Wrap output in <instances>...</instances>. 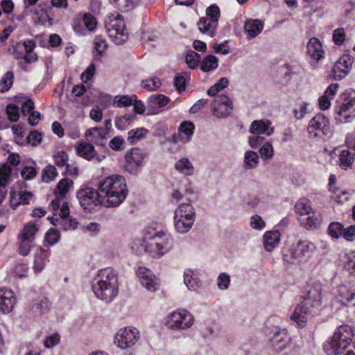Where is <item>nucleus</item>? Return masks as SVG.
<instances>
[{"instance_id":"nucleus-34","label":"nucleus","mask_w":355,"mask_h":355,"mask_svg":"<svg viewBox=\"0 0 355 355\" xmlns=\"http://www.w3.org/2000/svg\"><path fill=\"white\" fill-rule=\"evenodd\" d=\"M311 317L304 313L303 307L297 306L291 315V320L297 323L299 327H304L308 320Z\"/></svg>"},{"instance_id":"nucleus-42","label":"nucleus","mask_w":355,"mask_h":355,"mask_svg":"<svg viewBox=\"0 0 355 355\" xmlns=\"http://www.w3.org/2000/svg\"><path fill=\"white\" fill-rule=\"evenodd\" d=\"M148 130L144 128L132 129L128 132V141L130 144H135L144 138Z\"/></svg>"},{"instance_id":"nucleus-6","label":"nucleus","mask_w":355,"mask_h":355,"mask_svg":"<svg viewBox=\"0 0 355 355\" xmlns=\"http://www.w3.org/2000/svg\"><path fill=\"white\" fill-rule=\"evenodd\" d=\"M335 119L338 123H348L355 117V97L345 94L337 102L334 109Z\"/></svg>"},{"instance_id":"nucleus-25","label":"nucleus","mask_w":355,"mask_h":355,"mask_svg":"<svg viewBox=\"0 0 355 355\" xmlns=\"http://www.w3.org/2000/svg\"><path fill=\"white\" fill-rule=\"evenodd\" d=\"M263 28V24L259 19H248L244 24L245 32L248 38H254L260 34Z\"/></svg>"},{"instance_id":"nucleus-63","label":"nucleus","mask_w":355,"mask_h":355,"mask_svg":"<svg viewBox=\"0 0 355 355\" xmlns=\"http://www.w3.org/2000/svg\"><path fill=\"white\" fill-rule=\"evenodd\" d=\"M60 341V336L58 334H53L48 336L44 341V346L46 348H51L58 344Z\"/></svg>"},{"instance_id":"nucleus-14","label":"nucleus","mask_w":355,"mask_h":355,"mask_svg":"<svg viewBox=\"0 0 355 355\" xmlns=\"http://www.w3.org/2000/svg\"><path fill=\"white\" fill-rule=\"evenodd\" d=\"M92 291L101 300L108 303L118 295V284H92Z\"/></svg>"},{"instance_id":"nucleus-8","label":"nucleus","mask_w":355,"mask_h":355,"mask_svg":"<svg viewBox=\"0 0 355 355\" xmlns=\"http://www.w3.org/2000/svg\"><path fill=\"white\" fill-rule=\"evenodd\" d=\"M105 28L109 37L116 44H122L128 39L125 23L123 19L118 17L110 18L105 21Z\"/></svg>"},{"instance_id":"nucleus-16","label":"nucleus","mask_w":355,"mask_h":355,"mask_svg":"<svg viewBox=\"0 0 355 355\" xmlns=\"http://www.w3.org/2000/svg\"><path fill=\"white\" fill-rule=\"evenodd\" d=\"M353 62V58L349 55H344L340 57L333 68L334 78L340 80L345 78L352 69Z\"/></svg>"},{"instance_id":"nucleus-33","label":"nucleus","mask_w":355,"mask_h":355,"mask_svg":"<svg viewBox=\"0 0 355 355\" xmlns=\"http://www.w3.org/2000/svg\"><path fill=\"white\" fill-rule=\"evenodd\" d=\"M341 302L345 305H355V288H348L347 286L340 287Z\"/></svg>"},{"instance_id":"nucleus-32","label":"nucleus","mask_w":355,"mask_h":355,"mask_svg":"<svg viewBox=\"0 0 355 355\" xmlns=\"http://www.w3.org/2000/svg\"><path fill=\"white\" fill-rule=\"evenodd\" d=\"M347 347V346H340V342L332 337L324 343L323 349L328 355H337L341 354Z\"/></svg>"},{"instance_id":"nucleus-45","label":"nucleus","mask_w":355,"mask_h":355,"mask_svg":"<svg viewBox=\"0 0 355 355\" xmlns=\"http://www.w3.org/2000/svg\"><path fill=\"white\" fill-rule=\"evenodd\" d=\"M295 208L296 211L298 212L302 216H305L310 214L312 210L309 202L306 199L301 200L297 202Z\"/></svg>"},{"instance_id":"nucleus-60","label":"nucleus","mask_w":355,"mask_h":355,"mask_svg":"<svg viewBox=\"0 0 355 355\" xmlns=\"http://www.w3.org/2000/svg\"><path fill=\"white\" fill-rule=\"evenodd\" d=\"M83 22L85 27L90 31H93L96 26V20L91 14H85L84 15Z\"/></svg>"},{"instance_id":"nucleus-7","label":"nucleus","mask_w":355,"mask_h":355,"mask_svg":"<svg viewBox=\"0 0 355 355\" xmlns=\"http://www.w3.org/2000/svg\"><path fill=\"white\" fill-rule=\"evenodd\" d=\"M193 322L192 314L182 309L170 313L167 316L166 324L168 328L173 330H184L190 328Z\"/></svg>"},{"instance_id":"nucleus-39","label":"nucleus","mask_w":355,"mask_h":355,"mask_svg":"<svg viewBox=\"0 0 355 355\" xmlns=\"http://www.w3.org/2000/svg\"><path fill=\"white\" fill-rule=\"evenodd\" d=\"M194 125L191 122L185 121L182 123L179 128L182 140L188 141L193 134Z\"/></svg>"},{"instance_id":"nucleus-2","label":"nucleus","mask_w":355,"mask_h":355,"mask_svg":"<svg viewBox=\"0 0 355 355\" xmlns=\"http://www.w3.org/2000/svg\"><path fill=\"white\" fill-rule=\"evenodd\" d=\"M196 220L195 209L191 203H182L174 211L173 225L176 232L187 233Z\"/></svg>"},{"instance_id":"nucleus-27","label":"nucleus","mask_w":355,"mask_h":355,"mask_svg":"<svg viewBox=\"0 0 355 355\" xmlns=\"http://www.w3.org/2000/svg\"><path fill=\"white\" fill-rule=\"evenodd\" d=\"M280 240L279 232L268 231L263 235V245L266 250L271 252L278 245Z\"/></svg>"},{"instance_id":"nucleus-40","label":"nucleus","mask_w":355,"mask_h":355,"mask_svg":"<svg viewBox=\"0 0 355 355\" xmlns=\"http://www.w3.org/2000/svg\"><path fill=\"white\" fill-rule=\"evenodd\" d=\"M135 95L116 96L114 98L113 105L117 107H126L131 106L135 101Z\"/></svg>"},{"instance_id":"nucleus-62","label":"nucleus","mask_w":355,"mask_h":355,"mask_svg":"<svg viewBox=\"0 0 355 355\" xmlns=\"http://www.w3.org/2000/svg\"><path fill=\"white\" fill-rule=\"evenodd\" d=\"M58 239L59 234L55 230H50L46 234L45 241L50 245H52L57 243L58 241Z\"/></svg>"},{"instance_id":"nucleus-36","label":"nucleus","mask_w":355,"mask_h":355,"mask_svg":"<svg viewBox=\"0 0 355 355\" xmlns=\"http://www.w3.org/2000/svg\"><path fill=\"white\" fill-rule=\"evenodd\" d=\"M218 65L217 58L213 55L205 57L200 62V69L203 72H209L215 70Z\"/></svg>"},{"instance_id":"nucleus-20","label":"nucleus","mask_w":355,"mask_h":355,"mask_svg":"<svg viewBox=\"0 0 355 355\" xmlns=\"http://www.w3.org/2000/svg\"><path fill=\"white\" fill-rule=\"evenodd\" d=\"M274 132V128L268 120H254L250 127V132L257 135H266L270 136Z\"/></svg>"},{"instance_id":"nucleus-24","label":"nucleus","mask_w":355,"mask_h":355,"mask_svg":"<svg viewBox=\"0 0 355 355\" xmlns=\"http://www.w3.org/2000/svg\"><path fill=\"white\" fill-rule=\"evenodd\" d=\"M50 306L51 303L46 297H39L33 302L30 311L35 315H42L49 311Z\"/></svg>"},{"instance_id":"nucleus-41","label":"nucleus","mask_w":355,"mask_h":355,"mask_svg":"<svg viewBox=\"0 0 355 355\" xmlns=\"http://www.w3.org/2000/svg\"><path fill=\"white\" fill-rule=\"evenodd\" d=\"M57 176V169L53 165H48L42 170V180L44 182L49 183L53 181Z\"/></svg>"},{"instance_id":"nucleus-22","label":"nucleus","mask_w":355,"mask_h":355,"mask_svg":"<svg viewBox=\"0 0 355 355\" xmlns=\"http://www.w3.org/2000/svg\"><path fill=\"white\" fill-rule=\"evenodd\" d=\"M16 300L14 293L10 290H1L0 291V310L3 313L10 312L15 304Z\"/></svg>"},{"instance_id":"nucleus-55","label":"nucleus","mask_w":355,"mask_h":355,"mask_svg":"<svg viewBox=\"0 0 355 355\" xmlns=\"http://www.w3.org/2000/svg\"><path fill=\"white\" fill-rule=\"evenodd\" d=\"M230 283V275L225 272L220 273L217 279V286L220 290L227 289Z\"/></svg>"},{"instance_id":"nucleus-3","label":"nucleus","mask_w":355,"mask_h":355,"mask_svg":"<svg viewBox=\"0 0 355 355\" xmlns=\"http://www.w3.org/2000/svg\"><path fill=\"white\" fill-rule=\"evenodd\" d=\"M174 247L173 238L162 232H157L147 242V253L159 259L169 252Z\"/></svg>"},{"instance_id":"nucleus-49","label":"nucleus","mask_w":355,"mask_h":355,"mask_svg":"<svg viewBox=\"0 0 355 355\" xmlns=\"http://www.w3.org/2000/svg\"><path fill=\"white\" fill-rule=\"evenodd\" d=\"M6 113L12 122H17L19 119V107L15 105L9 104L6 107Z\"/></svg>"},{"instance_id":"nucleus-59","label":"nucleus","mask_w":355,"mask_h":355,"mask_svg":"<svg viewBox=\"0 0 355 355\" xmlns=\"http://www.w3.org/2000/svg\"><path fill=\"white\" fill-rule=\"evenodd\" d=\"M19 240L21 241V243L19 247V253L24 257L27 256L31 250L32 241L23 239Z\"/></svg>"},{"instance_id":"nucleus-11","label":"nucleus","mask_w":355,"mask_h":355,"mask_svg":"<svg viewBox=\"0 0 355 355\" xmlns=\"http://www.w3.org/2000/svg\"><path fill=\"white\" fill-rule=\"evenodd\" d=\"M77 198L80 205L85 209H92L94 207L104 203L99 191L87 187L80 189L77 193Z\"/></svg>"},{"instance_id":"nucleus-13","label":"nucleus","mask_w":355,"mask_h":355,"mask_svg":"<svg viewBox=\"0 0 355 355\" xmlns=\"http://www.w3.org/2000/svg\"><path fill=\"white\" fill-rule=\"evenodd\" d=\"M145 157L146 154L143 150L138 148L131 149L125 156V171L130 174H136L138 168L142 165Z\"/></svg>"},{"instance_id":"nucleus-10","label":"nucleus","mask_w":355,"mask_h":355,"mask_svg":"<svg viewBox=\"0 0 355 355\" xmlns=\"http://www.w3.org/2000/svg\"><path fill=\"white\" fill-rule=\"evenodd\" d=\"M304 313L311 317L319 313L322 305V293L320 286L311 288L305 298L300 304Z\"/></svg>"},{"instance_id":"nucleus-28","label":"nucleus","mask_w":355,"mask_h":355,"mask_svg":"<svg viewBox=\"0 0 355 355\" xmlns=\"http://www.w3.org/2000/svg\"><path fill=\"white\" fill-rule=\"evenodd\" d=\"M38 230L39 227L36 223L29 222L24 226L19 233L18 239L27 240L33 242Z\"/></svg>"},{"instance_id":"nucleus-30","label":"nucleus","mask_w":355,"mask_h":355,"mask_svg":"<svg viewBox=\"0 0 355 355\" xmlns=\"http://www.w3.org/2000/svg\"><path fill=\"white\" fill-rule=\"evenodd\" d=\"M76 150L78 156L87 160H91L96 155L94 146L87 142L78 144L76 146Z\"/></svg>"},{"instance_id":"nucleus-54","label":"nucleus","mask_w":355,"mask_h":355,"mask_svg":"<svg viewBox=\"0 0 355 355\" xmlns=\"http://www.w3.org/2000/svg\"><path fill=\"white\" fill-rule=\"evenodd\" d=\"M141 86L149 91H153L161 86V80L158 78H153L143 81Z\"/></svg>"},{"instance_id":"nucleus-52","label":"nucleus","mask_w":355,"mask_h":355,"mask_svg":"<svg viewBox=\"0 0 355 355\" xmlns=\"http://www.w3.org/2000/svg\"><path fill=\"white\" fill-rule=\"evenodd\" d=\"M94 50L97 55L99 56L102 55L103 52L107 49V44L105 40L101 37H96L94 40Z\"/></svg>"},{"instance_id":"nucleus-53","label":"nucleus","mask_w":355,"mask_h":355,"mask_svg":"<svg viewBox=\"0 0 355 355\" xmlns=\"http://www.w3.org/2000/svg\"><path fill=\"white\" fill-rule=\"evenodd\" d=\"M333 41L336 45H341L345 40V31L343 28H338L333 32Z\"/></svg>"},{"instance_id":"nucleus-1","label":"nucleus","mask_w":355,"mask_h":355,"mask_svg":"<svg viewBox=\"0 0 355 355\" xmlns=\"http://www.w3.org/2000/svg\"><path fill=\"white\" fill-rule=\"evenodd\" d=\"M97 187L105 205L108 207L119 206L128 193L126 180L119 175H112L99 180Z\"/></svg>"},{"instance_id":"nucleus-38","label":"nucleus","mask_w":355,"mask_h":355,"mask_svg":"<svg viewBox=\"0 0 355 355\" xmlns=\"http://www.w3.org/2000/svg\"><path fill=\"white\" fill-rule=\"evenodd\" d=\"M259 163L258 154L252 150H248L245 153L243 164L246 169L255 168Z\"/></svg>"},{"instance_id":"nucleus-18","label":"nucleus","mask_w":355,"mask_h":355,"mask_svg":"<svg viewBox=\"0 0 355 355\" xmlns=\"http://www.w3.org/2000/svg\"><path fill=\"white\" fill-rule=\"evenodd\" d=\"M269 340L276 351H281L289 345V338L285 329L275 327L269 335Z\"/></svg>"},{"instance_id":"nucleus-31","label":"nucleus","mask_w":355,"mask_h":355,"mask_svg":"<svg viewBox=\"0 0 355 355\" xmlns=\"http://www.w3.org/2000/svg\"><path fill=\"white\" fill-rule=\"evenodd\" d=\"M12 169L10 166L6 164L0 168V199L3 200L6 196L7 191L5 186L8 184V179L10 176Z\"/></svg>"},{"instance_id":"nucleus-57","label":"nucleus","mask_w":355,"mask_h":355,"mask_svg":"<svg viewBox=\"0 0 355 355\" xmlns=\"http://www.w3.org/2000/svg\"><path fill=\"white\" fill-rule=\"evenodd\" d=\"M250 224L252 228L257 230H263L266 225L264 220L257 214L254 215L250 218Z\"/></svg>"},{"instance_id":"nucleus-19","label":"nucleus","mask_w":355,"mask_h":355,"mask_svg":"<svg viewBox=\"0 0 355 355\" xmlns=\"http://www.w3.org/2000/svg\"><path fill=\"white\" fill-rule=\"evenodd\" d=\"M92 284H118L117 275L111 268L100 270L94 278Z\"/></svg>"},{"instance_id":"nucleus-26","label":"nucleus","mask_w":355,"mask_h":355,"mask_svg":"<svg viewBox=\"0 0 355 355\" xmlns=\"http://www.w3.org/2000/svg\"><path fill=\"white\" fill-rule=\"evenodd\" d=\"M49 252L42 248H38L34 253L33 269L35 272H40L44 268Z\"/></svg>"},{"instance_id":"nucleus-44","label":"nucleus","mask_w":355,"mask_h":355,"mask_svg":"<svg viewBox=\"0 0 355 355\" xmlns=\"http://www.w3.org/2000/svg\"><path fill=\"white\" fill-rule=\"evenodd\" d=\"M131 249L137 254L147 252V243L143 239H135L131 243Z\"/></svg>"},{"instance_id":"nucleus-58","label":"nucleus","mask_w":355,"mask_h":355,"mask_svg":"<svg viewBox=\"0 0 355 355\" xmlns=\"http://www.w3.org/2000/svg\"><path fill=\"white\" fill-rule=\"evenodd\" d=\"M36 169L33 166H26L21 171V176L25 180H29L35 177Z\"/></svg>"},{"instance_id":"nucleus-17","label":"nucleus","mask_w":355,"mask_h":355,"mask_svg":"<svg viewBox=\"0 0 355 355\" xmlns=\"http://www.w3.org/2000/svg\"><path fill=\"white\" fill-rule=\"evenodd\" d=\"M137 275L141 285L148 291L154 292L157 289V279L149 269L145 267H139Z\"/></svg>"},{"instance_id":"nucleus-15","label":"nucleus","mask_w":355,"mask_h":355,"mask_svg":"<svg viewBox=\"0 0 355 355\" xmlns=\"http://www.w3.org/2000/svg\"><path fill=\"white\" fill-rule=\"evenodd\" d=\"M213 114L218 118L225 117L230 114L233 110V104L226 95L217 96L211 103Z\"/></svg>"},{"instance_id":"nucleus-48","label":"nucleus","mask_w":355,"mask_h":355,"mask_svg":"<svg viewBox=\"0 0 355 355\" xmlns=\"http://www.w3.org/2000/svg\"><path fill=\"white\" fill-rule=\"evenodd\" d=\"M184 282L189 290H195L196 287L198 286V284L197 279L193 278V272L190 270L184 272Z\"/></svg>"},{"instance_id":"nucleus-50","label":"nucleus","mask_w":355,"mask_h":355,"mask_svg":"<svg viewBox=\"0 0 355 355\" xmlns=\"http://www.w3.org/2000/svg\"><path fill=\"white\" fill-rule=\"evenodd\" d=\"M54 162L58 167L65 166L69 162V156L64 151H58L54 155Z\"/></svg>"},{"instance_id":"nucleus-47","label":"nucleus","mask_w":355,"mask_h":355,"mask_svg":"<svg viewBox=\"0 0 355 355\" xmlns=\"http://www.w3.org/2000/svg\"><path fill=\"white\" fill-rule=\"evenodd\" d=\"M259 153L263 160L271 159L274 155L272 145L269 142L265 143L259 149Z\"/></svg>"},{"instance_id":"nucleus-46","label":"nucleus","mask_w":355,"mask_h":355,"mask_svg":"<svg viewBox=\"0 0 355 355\" xmlns=\"http://www.w3.org/2000/svg\"><path fill=\"white\" fill-rule=\"evenodd\" d=\"M73 181L67 179H61L57 184V189L59 191V194L62 198H64L69 189L73 187Z\"/></svg>"},{"instance_id":"nucleus-43","label":"nucleus","mask_w":355,"mask_h":355,"mask_svg":"<svg viewBox=\"0 0 355 355\" xmlns=\"http://www.w3.org/2000/svg\"><path fill=\"white\" fill-rule=\"evenodd\" d=\"M14 74L11 71L6 72L0 80V92H5L12 86Z\"/></svg>"},{"instance_id":"nucleus-4","label":"nucleus","mask_w":355,"mask_h":355,"mask_svg":"<svg viewBox=\"0 0 355 355\" xmlns=\"http://www.w3.org/2000/svg\"><path fill=\"white\" fill-rule=\"evenodd\" d=\"M315 250L316 246L313 242L300 240L284 254V260L290 263H302L305 261Z\"/></svg>"},{"instance_id":"nucleus-5","label":"nucleus","mask_w":355,"mask_h":355,"mask_svg":"<svg viewBox=\"0 0 355 355\" xmlns=\"http://www.w3.org/2000/svg\"><path fill=\"white\" fill-rule=\"evenodd\" d=\"M206 14L207 17L200 18L198 28L202 34L213 37L216 35V31L218 26L220 9L216 5L213 4L207 8Z\"/></svg>"},{"instance_id":"nucleus-37","label":"nucleus","mask_w":355,"mask_h":355,"mask_svg":"<svg viewBox=\"0 0 355 355\" xmlns=\"http://www.w3.org/2000/svg\"><path fill=\"white\" fill-rule=\"evenodd\" d=\"M339 166L340 168L347 170L351 168L354 162V155L347 150H343L339 155Z\"/></svg>"},{"instance_id":"nucleus-21","label":"nucleus","mask_w":355,"mask_h":355,"mask_svg":"<svg viewBox=\"0 0 355 355\" xmlns=\"http://www.w3.org/2000/svg\"><path fill=\"white\" fill-rule=\"evenodd\" d=\"M333 337L340 342V346L343 345L348 347L352 340V330L349 325H340L335 331Z\"/></svg>"},{"instance_id":"nucleus-12","label":"nucleus","mask_w":355,"mask_h":355,"mask_svg":"<svg viewBox=\"0 0 355 355\" xmlns=\"http://www.w3.org/2000/svg\"><path fill=\"white\" fill-rule=\"evenodd\" d=\"M307 130L311 137L322 138L331 133L329 121L324 115L318 114L310 121Z\"/></svg>"},{"instance_id":"nucleus-9","label":"nucleus","mask_w":355,"mask_h":355,"mask_svg":"<svg viewBox=\"0 0 355 355\" xmlns=\"http://www.w3.org/2000/svg\"><path fill=\"white\" fill-rule=\"evenodd\" d=\"M140 338L139 330L132 327L119 329L115 335L114 343L121 349H128L134 346Z\"/></svg>"},{"instance_id":"nucleus-56","label":"nucleus","mask_w":355,"mask_h":355,"mask_svg":"<svg viewBox=\"0 0 355 355\" xmlns=\"http://www.w3.org/2000/svg\"><path fill=\"white\" fill-rule=\"evenodd\" d=\"M200 56L197 53L193 51L187 55L186 62L190 68L194 69L200 63Z\"/></svg>"},{"instance_id":"nucleus-64","label":"nucleus","mask_w":355,"mask_h":355,"mask_svg":"<svg viewBox=\"0 0 355 355\" xmlns=\"http://www.w3.org/2000/svg\"><path fill=\"white\" fill-rule=\"evenodd\" d=\"M343 236L347 241H353L355 239V225L343 229Z\"/></svg>"},{"instance_id":"nucleus-61","label":"nucleus","mask_w":355,"mask_h":355,"mask_svg":"<svg viewBox=\"0 0 355 355\" xmlns=\"http://www.w3.org/2000/svg\"><path fill=\"white\" fill-rule=\"evenodd\" d=\"M139 0H117L116 3L122 10L128 11L132 9Z\"/></svg>"},{"instance_id":"nucleus-35","label":"nucleus","mask_w":355,"mask_h":355,"mask_svg":"<svg viewBox=\"0 0 355 355\" xmlns=\"http://www.w3.org/2000/svg\"><path fill=\"white\" fill-rule=\"evenodd\" d=\"M300 223L307 230L315 229L321 223V217L313 213L311 215L309 214L305 216H301Z\"/></svg>"},{"instance_id":"nucleus-51","label":"nucleus","mask_w":355,"mask_h":355,"mask_svg":"<svg viewBox=\"0 0 355 355\" xmlns=\"http://www.w3.org/2000/svg\"><path fill=\"white\" fill-rule=\"evenodd\" d=\"M328 232L332 237L338 239L343 235V225L339 223H331L329 225Z\"/></svg>"},{"instance_id":"nucleus-29","label":"nucleus","mask_w":355,"mask_h":355,"mask_svg":"<svg viewBox=\"0 0 355 355\" xmlns=\"http://www.w3.org/2000/svg\"><path fill=\"white\" fill-rule=\"evenodd\" d=\"M175 169L184 176H191L194 172V166L191 162L187 157L178 159L174 166Z\"/></svg>"},{"instance_id":"nucleus-23","label":"nucleus","mask_w":355,"mask_h":355,"mask_svg":"<svg viewBox=\"0 0 355 355\" xmlns=\"http://www.w3.org/2000/svg\"><path fill=\"white\" fill-rule=\"evenodd\" d=\"M307 54L314 60L318 61L324 57V51L320 40L311 37L307 43Z\"/></svg>"}]
</instances>
